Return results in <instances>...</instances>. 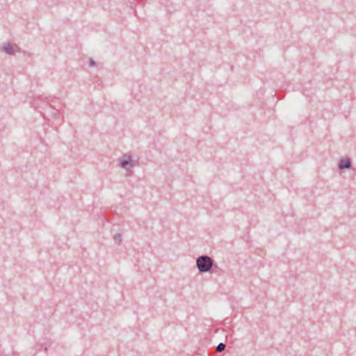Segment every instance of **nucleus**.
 <instances>
[{
    "mask_svg": "<svg viewBox=\"0 0 356 356\" xmlns=\"http://www.w3.org/2000/svg\"><path fill=\"white\" fill-rule=\"evenodd\" d=\"M214 266V260L208 255H201L196 259V266L200 273L210 272Z\"/></svg>",
    "mask_w": 356,
    "mask_h": 356,
    "instance_id": "1",
    "label": "nucleus"
},
{
    "mask_svg": "<svg viewBox=\"0 0 356 356\" xmlns=\"http://www.w3.org/2000/svg\"><path fill=\"white\" fill-rule=\"evenodd\" d=\"M90 66H95L96 63L92 58H90Z\"/></svg>",
    "mask_w": 356,
    "mask_h": 356,
    "instance_id": "7",
    "label": "nucleus"
},
{
    "mask_svg": "<svg viewBox=\"0 0 356 356\" xmlns=\"http://www.w3.org/2000/svg\"><path fill=\"white\" fill-rule=\"evenodd\" d=\"M1 50L8 55H14L16 52L21 51V49L17 44L10 42L3 43Z\"/></svg>",
    "mask_w": 356,
    "mask_h": 356,
    "instance_id": "2",
    "label": "nucleus"
},
{
    "mask_svg": "<svg viewBox=\"0 0 356 356\" xmlns=\"http://www.w3.org/2000/svg\"><path fill=\"white\" fill-rule=\"evenodd\" d=\"M113 239L115 243L120 245L122 243V235L120 233H117L113 236Z\"/></svg>",
    "mask_w": 356,
    "mask_h": 356,
    "instance_id": "5",
    "label": "nucleus"
},
{
    "mask_svg": "<svg viewBox=\"0 0 356 356\" xmlns=\"http://www.w3.org/2000/svg\"><path fill=\"white\" fill-rule=\"evenodd\" d=\"M352 165V162L350 159L349 158H345V159H341L339 164L338 168L340 170H345V169H350Z\"/></svg>",
    "mask_w": 356,
    "mask_h": 356,
    "instance_id": "4",
    "label": "nucleus"
},
{
    "mask_svg": "<svg viewBox=\"0 0 356 356\" xmlns=\"http://www.w3.org/2000/svg\"><path fill=\"white\" fill-rule=\"evenodd\" d=\"M120 167L124 169H128V166L133 167L132 156L129 154H124L120 159H118Z\"/></svg>",
    "mask_w": 356,
    "mask_h": 356,
    "instance_id": "3",
    "label": "nucleus"
},
{
    "mask_svg": "<svg viewBox=\"0 0 356 356\" xmlns=\"http://www.w3.org/2000/svg\"><path fill=\"white\" fill-rule=\"evenodd\" d=\"M225 344L223 343H218V345L216 347V351L219 353L223 351L225 348Z\"/></svg>",
    "mask_w": 356,
    "mask_h": 356,
    "instance_id": "6",
    "label": "nucleus"
}]
</instances>
